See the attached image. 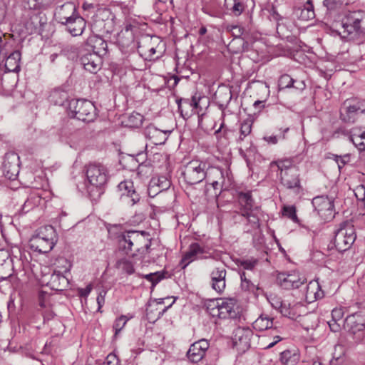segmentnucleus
Returning a JSON list of instances; mask_svg holds the SVG:
<instances>
[{"label":"nucleus","instance_id":"1","mask_svg":"<svg viewBox=\"0 0 365 365\" xmlns=\"http://www.w3.org/2000/svg\"><path fill=\"white\" fill-rule=\"evenodd\" d=\"M207 163L200 160H192L180 170L179 182L188 197H197L200 190L195 186L200 185L207 176Z\"/></svg>","mask_w":365,"mask_h":365},{"label":"nucleus","instance_id":"2","mask_svg":"<svg viewBox=\"0 0 365 365\" xmlns=\"http://www.w3.org/2000/svg\"><path fill=\"white\" fill-rule=\"evenodd\" d=\"M151 240L148 232L130 230L123 232L116 244L124 255L145 257L150 253Z\"/></svg>","mask_w":365,"mask_h":365},{"label":"nucleus","instance_id":"3","mask_svg":"<svg viewBox=\"0 0 365 365\" xmlns=\"http://www.w3.org/2000/svg\"><path fill=\"white\" fill-rule=\"evenodd\" d=\"M336 33L341 38L357 45H365V11L358 10L349 12Z\"/></svg>","mask_w":365,"mask_h":365},{"label":"nucleus","instance_id":"4","mask_svg":"<svg viewBox=\"0 0 365 365\" xmlns=\"http://www.w3.org/2000/svg\"><path fill=\"white\" fill-rule=\"evenodd\" d=\"M86 176L90 183L88 192L92 199L97 200L105 192L109 178L108 170L101 163H91L87 167Z\"/></svg>","mask_w":365,"mask_h":365},{"label":"nucleus","instance_id":"5","mask_svg":"<svg viewBox=\"0 0 365 365\" xmlns=\"http://www.w3.org/2000/svg\"><path fill=\"white\" fill-rule=\"evenodd\" d=\"M58 242V234L51 225L38 228L29 240V247L41 254L51 252Z\"/></svg>","mask_w":365,"mask_h":365},{"label":"nucleus","instance_id":"6","mask_svg":"<svg viewBox=\"0 0 365 365\" xmlns=\"http://www.w3.org/2000/svg\"><path fill=\"white\" fill-rule=\"evenodd\" d=\"M356 235L354 226L351 221L346 220L339 223L335 231L334 244L339 252L350 249L356 240Z\"/></svg>","mask_w":365,"mask_h":365},{"label":"nucleus","instance_id":"7","mask_svg":"<svg viewBox=\"0 0 365 365\" xmlns=\"http://www.w3.org/2000/svg\"><path fill=\"white\" fill-rule=\"evenodd\" d=\"M68 115L83 122H93L97 113L94 104L88 100L72 99L68 104Z\"/></svg>","mask_w":365,"mask_h":365},{"label":"nucleus","instance_id":"8","mask_svg":"<svg viewBox=\"0 0 365 365\" xmlns=\"http://www.w3.org/2000/svg\"><path fill=\"white\" fill-rule=\"evenodd\" d=\"M340 119L346 123L365 121V101H345L340 110Z\"/></svg>","mask_w":365,"mask_h":365},{"label":"nucleus","instance_id":"9","mask_svg":"<svg viewBox=\"0 0 365 365\" xmlns=\"http://www.w3.org/2000/svg\"><path fill=\"white\" fill-rule=\"evenodd\" d=\"M344 329L353 336L356 342H361L365 337V320L357 313L348 316L344 322Z\"/></svg>","mask_w":365,"mask_h":365},{"label":"nucleus","instance_id":"10","mask_svg":"<svg viewBox=\"0 0 365 365\" xmlns=\"http://www.w3.org/2000/svg\"><path fill=\"white\" fill-rule=\"evenodd\" d=\"M132 29L133 26L131 24H127L125 29L118 33L117 36V43L120 51L124 53H133L138 47Z\"/></svg>","mask_w":365,"mask_h":365},{"label":"nucleus","instance_id":"11","mask_svg":"<svg viewBox=\"0 0 365 365\" xmlns=\"http://www.w3.org/2000/svg\"><path fill=\"white\" fill-rule=\"evenodd\" d=\"M312 203L314 210L324 220H329L334 217V202L328 197H315Z\"/></svg>","mask_w":365,"mask_h":365},{"label":"nucleus","instance_id":"12","mask_svg":"<svg viewBox=\"0 0 365 365\" xmlns=\"http://www.w3.org/2000/svg\"><path fill=\"white\" fill-rule=\"evenodd\" d=\"M19 156L14 152L6 153L3 162L4 175L9 180L16 178L20 170Z\"/></svg>","mask_w":365,"mask_h":365},{"label":"nucleus","instance_id":"13","mask_svg":"<svg viewBox=\"0 0 365 365\" xmlns=\"http://www.w3.org/2000/svg\"><path fill=\"white\" fill-rule=\"evenodd\" d=\"M236 207L237 210L232 212V215L234 214H238L239 215H247L251 212H256L259 208L258 206L255 205L251 192H240L237 194Z\"/></svg>","mask_w":365,"mask_h":365},{"label":"nucleus","instance_id":"14","mask_svg":"<svg viewBox=\"0 0 365 365\" xmlns=\"http://www.w3.org/2000/svg\"><path fill=\"white\" fill-rule=\"evenodd\" d=\"M253 332L250 328L239 327L235 329L233 336V344L237 350L243 354L250 348V341Z\"/></svg>","mask_w":365,"mask_h":365},{"label":"nucleus","instance_id":"15","mask_svg":"<svg viewBox=\"0 0 365 365\" xmlns=\"http://www.w3.org/2000/svg\"><path fill=\"white\" fill-rule=\"evenodd\" d=\"M280 180L284 187L292 190L295 194H299L303 190L298 168H291L287 173L281 175Z\"/></svg>","mask_w":365,"mask_h":365},{"label":"nucleus","instance_id":"16","mask_svg":"<svg viewBox=\"0 0 365 365\" xmlns=\"http://www.w3.org/2000/svg\"><path fill=\"white\" fill-rule=\"evenodd\" d=\"M77 15H78V12L76 6L71 2H66L57 6L54 12L55 20L64 26Z\"/></svg>","mask_w":365,"mask_h":365},{"label":"nucleus","instance_id":"17","mask_svg":"<svg viewBox=\"0 0 365 365\" xmlns=\"http://www.w3.org/2000/svg\"><path fill=\"white\" fill-rule=\"evenodd\" d=\"M277 282L284 289H298L306 282V279L295 273H279Z\"/></svg>","mask_w":365,"mask_h":365},{"label":"nucleus","instance_id":"18","mask_svg":"<svg viewBox=\"0 0 365 365\" xmlns=\"http://www.w3.org/2000/svg\"><path fill=\"white\" fill-rule=\"evenodd\" d=\"M42 282L55 291L65 290L69 284L68 278L64 274L54 271L51 274L44 275Z\"/></svg>","mask_w":365,"mask_h":365},{"label":"nucleus","instance_id":"19","mask_svg":"<svg viewBox=\"0 0 365 365\" xmlns=\"http://www.w3.org/2000/svg\"><path fill=\"white\" fill-rule=\"evenodd\" d=\"M232 219L235 223L244 224L245 232H252L260 227L259 218L256 212H251L245 215L234 214Z\"/></svg>","mask_w":365,"mask_h":365},{"label":"nucleus","instance_id":"20","mask_svg":"<svg viewBox=\"0 0 365 365\" xmlns=\"http://www.w3.org/2000/svg\"><path fill=\"white\" fill-rule=\"evenodd\" d=\"M209 346L210 344L207 340L205 339L198 340L190 346L187 356L192 362L197 363L202 359Z\"/></svg>","mask_w":365,"mask_h":365},{"label":"nucleus","instance_id":"21","mask_svg":"<svg viewBox=\"0 0 365 365\" xmlns=\"http://www.w3.org/2000/svg\"><path fill=\"white\" fill-rule=\"evenodd\" d=\"M220 319H235L238 315L237 305L235 299H219Z\"/></svg>","mask_w":365,"mask_h":365},{"label":"nucleus","instance_id":"22","mask_svg":"<svg viewBox=\"0 0 365 365\" xmlns=\"http://www.w3.org/2000/svg\"><path fill=\"white\" fill-rule=\"evenodd\" d=\"M85 46L88 51L91 50L92 53H96L101 56L105 55L107 52V42L97 35L90 36L87 38Z\"/></svg>","mask_w":365,"mask_h":365},{"label":"nucleus","instance_id":"23","mask_svg":"<svg viewBox=\"0 0 365 365\" xmlns=\"http://www.w3.org/2000/svg\"><path fill=\"white\" fill-rule=\"evenodd\" d=\"M227 271L222 267H215L210 273L211 287L218 293H222L225 289Z\"/></svg>","mask_w":365,"mask_h":365},{"label":"nucleus","instance_id":"24","mask_svg":"<svg viewBox=\"0 0 365 365\" xmlns=\"http://www.w3.org/2000/svg\"><path fill=\"white\" fill-rule=\"evenodd\" d=\"M80 61L85 70L91 73H96L101 68V56L96 53H86L81 56Z\"/></svg>","mask_w":365,"mask_h":365},{"label":"nucleus","instance_id":"25","mask_svg":"<svg viewBox=\"0 0 365 365\" xmlns=\"http://www.w3.org/2000/svg\"><path fill=\"white\" fill-rule=\"evenodd\" d=\"M14 272L12 259L8 251L0 250V281L10 277Z\"/></svg>","mask_w":365,"mask_h":365},{"label":"nucleus","instance_id":"26","mask_svg":"<svg viewBox=\"0 0 365 365\" xmlns=\"http://www.w3.org/2000/svg\"><path fill=\"white\" fill-rule=\"evenodd\" d=\"M168 131L158 129L153 125H148L145 128L144 135L151 143L154 145H163L168 138Z\"/></svg>","mask_w":365,"mask_h":365},{"label":"nucleus","instance_id":"27","mask_svg":"<svg viewBox=\"0 0 365 365\" xmlns=\"http://www.w3.org/2000/svg\"><path fill=\"white\" fill-rule=\"evenodd\" d=\"M118 190L121 192L120 196H126L130 198L132 205L140 201V195L137 192L133 182L131 180H124L118 185Z\"/></svg>","mask_w":365,"mask_h":365},{"label":"nucleus","instance_id":"28","mask_svg":"<svg viewBox=\"0 0 365 365\" xmlns=\"http://www.w3.org/2000/svg\"><path fill=\"white\" fill-rule=\"evenodd\" d=\"M204 253V248L199 243L191 244L180 261L182 267L184 269L195 259L202 258L201 255Z\"/></svg>","mask_w":365,"mask_h":365},{"label":"nucleus","instance_id":"29","mask_svg":"<svg viewBox=\"0 0 365 365\" xmlns=\"http://www.w3.org/2000/svg\"><path fill=\"white\" fill-rule=\"evenodd\" d=\"M280 304V313L291 319L297 320L301 317V309L304 308L303 305L299 303L292 304L289 302H279Z\"/></svg>","mask_w":365,"mask_h":365},{"label":"nucleus","instance_id":"30","mask_svg":"<svg viewBox=\"0 0 365 365\" xmlns=\"http://www.w3.org/2000/svg\"><path fill=\"white\" fill-rule=\"evenodd\" d=\"M66 31L73 36H81L86 26V20L79 14L68 21L66 25Z\"/></svg>","mask_w":365,"mask_h":365},{"label":"nucleus","instance_id":"31","mask_svg":"<svg viewBox=\"0 0 365 365\" xmlns=\"http://www.w3.org/2000/svg\"><path fill=\"white\" fill-rule=\"evenodd\" d=\"M294 14L299 19L302 21H308L315 17L314 5L312 0H306V2L302 6L296 8Z\"/></svg>","mask_w":365,"mask_h":365},{"label":"nucleus","instance_id":"32","mask_svg":"<svg viewBox=\"0 0 365 365\" xmlns=\"http://www.w3.org/2000/svg\"><path fill=\"white\" fill-rule=\"evenodd\" d=\"M324 292L321 289L319 283L317 280L311 281L306 287V297L312 300L323 298Z\"/></svg>","mask_w":365,"mask_h":365},{"label":"nucleus","instance_id":"33","mask_svg":"<svg viewBox=\"0 0 365 365\" xmlns=\"http://www.w3.org/2000/svg\"><path fill=\"white\" fill-rule=\"evenodd\" d=\"M21 53L14 51L5 60V68L8 72H17L20 69Z\"/></svg>","mask_w":365,"mask_h":365},{"label":"nucleus","instance_id":"34","mask_svg":"<svg viewBox=\"0 0 365 365\" xmlns=\"http://www.w3.org/2000/svg\"><path fill=\"white\" fill-rule=\"evenodd\" d=\"M178 110L183 118H188L193 115V107L190 98H180L176 101Z\"/></svg>","mask_w":365,"mask_h":365},{"label":"nucleus","instance_id":"35","mask_svg":"<svg viewBox=\"0 0 365 365\" xmlns=\"http://www.w3.org/2000/svg\"><path fill=\"white\" fill-rule=\"evenodd\" d=\"M170 186V181L165 176H160L153 178L149 185V192L155 187H158V190H155L154 192H160L163 190L168 189Z\"/></svg>","mask_w":365,"mask_h":365},{"label":"nucleus","instance_id":"36","mask_svg":"<svg viewBox=\"0 0 365 365\" xmlns=\"http://www.w3.org/2000/svg\"><path fill=\"white\" fill-rule=\"evenodd\" d=\"M207 176L205 180H219L221 182H225V173L223 170L219 167L210 166L207 163V168H206Z\"/></svg>","mask_w":365,"mask_h":365},{"label":"nucleus","instance_id":"37","mask_svg":"<svg viewBox=\"0 0 365 365\" xmlns=\"http://www.w3.org/2000/svg\"><path fill=\"white\" fill-rule=\"evenodd\" d=\"M232 97V91L229 88L218 90L215 94V98L220 102V108L223 110L231 101Z\"/></svg>","mask_w":365,"mask_h":365},{"label":"nucleus","instance_id":"38","mask_svg":"<svg viewBox=\"0 0 365 365\" xmlns=\"http://www.w3.org/2000/svg\"><path fill=\"white\" fill-rule=\"evenodd\" d=\"M273 325V319L261 315L252 324L253 328L257 331H264L271 329Z\"/></svg>","mask_w":365,"mask_h":365},{"label":"nucleus","instance_id":"39","mask_svg":"<svg viewBox=\"0 0 365 365\" xmlns=\"http://www.w3.org/2000/svg\"><path fill=\"white\" fill-rule=\"evenodd\" d=\"M299 356L289 350H285L280 354V361L282 365H297Z\"/></svg>","mask_w":365,"mask_h":365},{"label":"nucleus","instance_id":"40","mask_svg":"<svg viewBox=\"0 0 365 365\" xmlns=\"http://www.w3.org/2000/svg\"><path fill=\"white\" fill-rule=\"evenodd\" d=\"M43 24L41 14H34L27 21L26 26L27 29L30 30L31 33H32L39 29Z\"/></svg>","mask_w":365,"mask_h":365},{"label":"nucleus","instance_id":"41","mask_svg":"<svg viewBox=\"0 0 365 365\" xmlns=\"http://www.w3.org/2000/svg\"><path fill=\"white\" fill-rule=\"evenodd\" d=\"M108 237L111 240H113L116 242H118V240L120 239L121 235H123V232H125L126 230H124L123 226L121 225H109L107 227Z\"/></svg>","mask_w":365,"mask_h":365},{"label":"nucleus","instance_id":"42","mask_svg":"<svg viewBox=\"0 0 365 365\" xmlns=\"http://www.w3.org/2000/svg\"><path fill=\"white\" fill-rule=\"evenodd\" d=\"M56 269L54 272L65 274L70 271L72 264L71 262L64 257H59L56 261Z\"/></svg>","mask_w":365,"mask_h":365},{"label":"nucleus","instance_id":"43","mask_svg":"<svg viewBox=\"0 0 365 365\" xmlns=\"http://www.w3.org/2000/svg\"><path fill=\"white\" fill-rule=\"evenodd\" d=\"M51 101L55 105L64 106L68 99V93L63 91L56 89L50 95Z\"/></svg>","mask_w":365,"mask_h":365},{"label":"nucleus","instance_id":"44","mask_svg":"<svg viewBox=\"0 0 365 365\" xmlns=\"http://www.w3.org/2000/svg\"><path fill=\"white\" fill-rule=\"evenodd\" d=\"M282 214L284 217L298 222L299 220L297 215V209L294 205H284L282 208Z\"/></svg>","mask_w":365,"mask_h":365},{"label":"nucleus","instance_id":"45","mask_svg":"<svg viewBox=\"0 0 365 365\" xmlns=\"http://www.w3.org/2000/svg\"><path fill=\"white\" fill-rule=\"evenodd\" d=\"M323 5L327 9V11L332 14L339 11L343 6L342 0H324Z\"/></svg>","mask_w":365,"mask_h":365},{"label":"nucleus","instance_id":"46","mask_svg":"<svg viewBox=\"0 0 365 365\" xmlns=\"http://www.w3.org/2000/svg\"><path fill=\"white\" fill-rule=\"evenodd\" d=\"M165 274H167L166 272H157L143 275V278L150 282L152 283V286L155 287L159 282L166 278Z\"/></svg>","mask_w":365,"mask_h":365},{"label":"nucleus","instance_id":"47","mask_svg":"<svg viewBox=\"0 0 365 365\" xmlns=\"http://www.w3.org/2000/svg\"><path fill=\"white\" fill-rule=\"evenodd\" d=\"M219 302L217 299L216 300H210L206 307L207 312L212 317H218L220 318V309L219 307Z\"/></svg>","mask_w":365,"mask_h":365},{"label":"nucleus","instance_id":"48","mask_svg":"<svg viewBox=\"0 0 365 365\" xmlns=\"http://www.w3.org/2000/svg\"><path fill=\"white\" fill-rule=\"evenodd\" d=\"M252 120L250 119H246L242 123L240 126V135L239 139L240 140H243V139L247 136L249 134H250L252 131Z\"/></svg>","mask_w":365,"mask_h":365},{"label":"nucleus","instance_id":"49","mask_svg":"<svg viewBox=\"0 0 365 365\" xmlns=\"http://www.w3.org/2000/svg\"><path fill=\"white\" fill-rule=\"evenodd\" d=\"M289 128H285L282 130L280 134L271 136H264L263 140H264L268 144L275 145L278 143L279 140L286 139V133L289 131Z\"/></svg>","mask_w":365,"mask_h":365},{"label":"nucleus","instance_id":"50","mask_svg":"<svg viewBox=\"0 0 365 365\" xmlns=\"http://www.w3.org/2000/svg\"><path fill=\"white\" fill-rule=\"evenodd\" d=\"M278 169L280 170V175L289 171L291 168H297L293 165L292 161L289 159L278 160L276 163Z\"/></svg>","mask_w":365,"mask_h":365},{"label":"nucleus","instance_id":"51","mask_svg":"<svg viewBox=\"0 0 365 365\" xmlns=\"http://www.w3.org/2000/svg\"><path fill=\"white\" fill-rule=\"evenodd\" d=\"M294 83V78L288 74L282 75L279 79L278 86L279 90L290 88Z\"/></svg>","mask_w":365,"mask_h":365},{"label":"nucleus","instance_id":"52","mask_svg":"<svg viewBox=\"0 0 365 365\" xmlns=\"http://www.w3.org/2000/svg\"><path fill=\"white\" fill-rule=\"evenodd\" d=\"M143 117L138 113H133L128 118V125L130 127L138 128L143 123Z\"/></svg>","mask_w":365,"mask_h":365},{"label":"nucleus","instance_id":"53","mask_svg":"<svg viewBox=\"0 0 365 365\" xmlns=\"http://www.w3.org/2000/svg\"><path fill=\"white\" fill-rule=\"evenodd\" d=\"M351 140L352 143L359 148V150H365V131L359 135L355 134L351 135Z\"/></svg>","mask_w":365,"mask_h":365},{"label":"nucleus","instance_id":"54","mask_svg":"<svg viewBox=\"0 0 365 365\" xmlns=\"http://www.w3.org/2000/svg\"><path fill=\"white\" fill-rule=\"evenodd\" d=\"M234 4L231 9L232 13L235 16H239L245 10L246 5L243 0H233Z\"/></svg>","mask_w":365,"mask_h":365},{"label":"nucleus","instance_id":"55","mask_svg":"<svg viewBox=\"0 0 365 365\" xmlns=\"http://www.w3.org/2000/svg\"><path fill=\"white\" fill-rule=\"evenodd\" d=\"M128 320V318L124 315H121L115 319L113 326V328L115 330V335H117L123 329Z\"/></svg>","mask_w":365,"mask_h":365},{"label":"nucleus","instance_id":"56","mask_svg":"<svg viewBox=\"0 0 365 365\" xmlns=\"http://www.w3.org/2000/svg\"><path fill=\"white\" fill-rule=\"evenodd\" d=\"M118 264L121 269L128 274L134 273L135 269L131 262L127 259H121L118 262Z\"/></svg>","mask_w":365,"mask_h":365},{"label":"nucleus","instance_id":"57","mask_svg":"<svg viewBox=\"0 0 365 365\" xmlns=\"http://www.w3.org/2000/svg\"><path fill=\"white\" fill-rule=\"evenodd\" d=\"M350 155L346 154L344 155H334V160L338 164L339 170H340L346 163L350 161Z\"/></svg>","mask_w":365,"mask_h":365},{"label":"nucleus","instance_id":"58","mask_svg":"<svg viewBox=\"0 0 365 365\" xmlns=\"http://www.w3.org/2000/svg\"><path fill=\"white\" fill-rule=\"evenodd\" d=\"M190 99H191V103H192V107H193V115L194 114L199 115L200 110H202L201 107L199 105L200 101L202 99V98L200 96H196L195 95V96H192V98H190Z\"/></svg>","mask_w":365,"mask_h":365},{"label":"nucleus","instance_id":"59","mask_svg":"<svg viewBox=\"0 0 365 365\" xmlns=\"http://www.w3.org/2000/svg\"><path fill=\"white\" fill-rule=\"evenodd\" d=\"M344 355V347L341 344H336L334 347V352L333 353V359L336 361H339Z\"/></svg>","mask_w":365,"mask_h":365},{"label":"nucleus","instance_id":"60","mask_svg":"<svg viewBox=\"0 0 365 365\" xmlns=\"http://www.w3.org/2000/svg\"><path fill=\"white\" fill-rule=\"evenodd\" d=\"M257 263V260L256 259H247L241 260L240 262V265L245 269L252 270L254 269Z\"/></svg>","mask_w":365,"mask_h":365},{"label":"nucleus","instance_id":"61","mask_svg":"<svg viewBox=\"0 0 365 365\" xmlns=\"http://www.w3.org/2000/svg\"><path fill=\"white\" fill-rule=\"evenodd\" d=\"M103 365H119V360L114 354H110L107 356Z\"/></svg>","mask_w":365,"mask_h":365},{"label":"nucleus","instance_id":"62","mask_svg":"<svg viewBox=\"0 0 365 365\" xmlns=\"http://www.w3.org/2000/svg\"><path fill=\"white\" fill-rule=\"evenodd\" d=\"M106 290H101L96 299L97 303H98V311L101 312V309L105 304V297L106 295Z\"/></svg>","mask_w":365,"mask_h":365},{"label":"nucleus","instance_id":"63","mask_svg":"<svg viewBox=\"0 0 365 365\" xmlns=\"http://www.w3.org/2000/svg\"><path fill=\"white\" fill-rule=\"evenodd\" d=\"M232 31L233 35L235 37H240V36L245 35V29L243 27H241L239 26H232Z\"/></svg>","mask_w":365,"mask_h":365},{"label":"nucleus","instance_id":"64","mask_svg":"<svg viewBox=\"0 0 365 365\" xmlns=\"http://www.w3.org/2000/svg\"><path fill=\"white\" fill-rule=\"evenodd\" d=\"M91 290H92V286H91V284H88L85 288H79L78 289V293L81 297H87L88 295L91 292Z\"/></svg>","mask_w":365,"mask_h":365}]
</instances>
